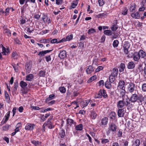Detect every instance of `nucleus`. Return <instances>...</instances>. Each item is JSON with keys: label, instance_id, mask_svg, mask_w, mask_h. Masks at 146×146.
<instances>
[{"label": "nucleus", "instance_id": "obj_1", "mask_svg": "<svg viewBox=\"0 0 146 146\" xmlns=\"http://www.w3.org/2000/svg\"><path fill=\"white\" fill-rule=\"evenodd\" d=\"M144 100V98L142 94L137 95L136 94H132L129 99V101H130L131 102L133 103L137 101L139 105H141Z\"/></svg>", "mask_w": 146, "mask_h": 146}, {"label": "nucleus", "instance_id": "obj_2", "mask_svg": "<svg viewBox=\"0 0 146 146\" xmlns=\"http://www.w3.org/2000/svg\"><path fill=\"white\" fill-rule=\"evenodd\" d=\"M130 104L129 99L127 97L125 99L123 98L122 100L119 101L117 104V106L119 108H122L125 105L126 106H128Z\"/></svg>", "mask_w": 146, "mask_h": 146}, {"label": "nucleus", "instance_id": "obj_3", "mask_svg": "<svg viewBox=\"0 0 146 146\" xmlns=\"http://www.w3.org/2000/svg\"><path fill=\"white\" fill-rule=\"evenodd\" d=\"M127 92L132 93L135 89V84L132 82H130L127 87Z\"/></svg>", "mask_w": 146, "mask_h": 146}, {"label": "nucleus", "instance_id": "obj_4", "mask_svg": "<svg viewBox=\"0 0 146 146\" xmlns=\"http://www.w3.org/2000/svg\"><path fill=\"white\" fill-rule=\"evenodd\" d=\"M117 129V126L113 123H111L109 125L108 130L109 131L115 132Z\"/></svg>", "mask_w": 146, "mask_h": 146}, {"label": "nucleus", "instance_id": "obj_5", "mask_svg": "<svg viewBox=\"0 0 146 146\" xmlns=\"http://www.w3.org/2000/svg\"><path fill=\"white\" fill-rule=\"evenodd\" d=\"M32 64L31 62H27L25 65V69L27 74L29 73L31 71Z\"/></svg>", "mask_w": 146, "mask_h": 146}, {"label": "nucleus", "instance_id": "obj_6", "mask_svg": "<svg viewBox=\"0 0 146 146\" xmlns=\"http://www.w3.org/2000/svg\"><path fill=\"white\" fill-rule=\"evenodd\" d=\"M10 112L11 111H9L7 113L5 116V117L3 119L2 121L1 122V123L2 124H5L8 120L10 116Z\"/></svg>", "mask_w": 146, "mask_h": 146}, {"label": "nucleus", "instance_id": "obj_7", "mask_svg": "<svg viewBox=\"0 0 146 146\" xmlns=\"http://www.w3.org/2000/svg\"><path fill=\"white\" fill-rule=\"evenodd\" d=\"M35 126L34 124L28 123L26 125L25 129L27 130L32 131L34 129Z\"/></svg>", "mask_w": 146, "mask_h": 146}, {"label": "nucleus", "instance_id": "obj_8", "mask_svg": "<svg viewBox=\"0 0 146 146\" xmlns=\"http://www.w3.org/2000/svg\"><path fill=\"white\" fill-rule=\"evenodd\" d=\"M2 47V52H1L3 55H6L9 52V47L6 48L2 44L0 46Z\"/></svg>", "mask_w": 146, "mask_h": 146}, {"label": "nucleus", "instance_id": "obj_9", "mask_svg": "<svg viewBox=\"0 0 146 146\" xmlns=\"http://www.w3.org/2000/svg\"><path fill=\"white\" fill-rule=\"evenodd\" d=\"M124 108L119 109L117 111V115L119 117H123L125 114Z\"/></svg>", "mask_w": 146, "mask_h": 146}, {"label": "nucleus", "instance_id": "obj_10", "mask_svg": "<svg viewBox=\"0 0 146 146\" xmlns=\"http://www.w3.org/2000/svg\"><path fill=\"white\" fill-rule=\"evenodd\" d=\"M66 56V53L65 50H64L60 51L59 54L58 56L61 59L65 58Z\"/></svg>", "mask_w": 146, "mask_h": 146}, {"label": "nucleus", "instance_id": "obj_11", "mask_svg": "<svg viewBox=\"0 0 146 146\" xmlns=\"http://www.w3.org/2000/svg\"><path fill=\"white\" fill-rule=\"evenodd\" d=\"M125 85V82L124 80H120L119 82L117 87L120 89H123Z\"/></svg>", "mask_w": 146, "mask_h": 146}, {"label": "nucleus", "instance_id": "obj_12", "mask_svg": "<svg viewBox=\"0 0 146 146\" xmlns=\"http://www.w3.org/2000/svg\"><path fill=\"white\" fill-rule=\"evenodd\" d=\"M123 47L124 48V52L125 54H127L129 52L128 48L130 47V44L129 43L124 44Z\"/></svg>", "mask_w": 146, "mask_h": 146}, {"label": "nucleus", "instance_id": "obj_13", "mask_svg": "<svg viewBox=\"0 0 146 146\" xmlns=\"http://www.w3.org/2000/svg\"><path fill=\"white\" fill-rule=\"evenodd\" d=\"M108 119L107 117H105L103 118L101 120V123L100 124V125H106L108 123Z\"/></svg>", "mask_w": 146, "mask_h": 146}, {"label": "nucleus", "instance_id": "obj_14", "mask_svg": "<svg viewBox=\"0 0 146 146\" xmlns=\"http://www.w3.org/2000/svg\"><path fill=\"white\" fill-rule=\"evenodd\" d=\"M135 66V65L133 61H131L129 62L127 65V68L129 69H133Z\"/></svg>", "mask_w": 146, "mask_h": 146}, {"label": "nucleus", "instance_id": "obj_15", "mask_svg": "<svg viewBox=\"0 0 146 146\" xmlns=\"http://www.w3.org/2000/svg\"><path fill=\"white\" fill-rule=\"evenodd\" d=\"M138 53L140 58H143L146 56L145 52L142 50H140Z\"/></svg>", "mask_w": 146, "mask_h": 146}, {"label": "nucleus", "instance_id": "obj_16", "mask_svg": "<svg viewBox=\"0 0 146 146\" xmlns=\"http://www.w3.org/2000/svg\"><path fill=\"white\" fill-rule=\"evenodd\" d=\"M94 68L92 66L90 65L86 70V72L87 74H90L94 70Z\"/></svg>", "mask_w": 146, "mask_h": 146}, {"label": "nucleus", "instance_id": "obj_17", "mask_svg": "<svg viewBox=\"0 0 146 146\" xmlns=\"http://www.w3.org/2000/svg\"><path fill=\"white\" fill-rule=\"evenodd\" d=\"M100 93L102 96V97L104 98H106L108 97V95L106 92L105 90L103 89L100 90Z\"/></svg>", "mask_w": 146, "mask_h": 146}, {"label": "nucleus", "instance_id": "obj_18", "mask_svg": "<svg viewBox=\"0 0 146 146\" xmlns=\"http://www.w3.org/2000/svg\"><path fill=\"white\" fill-rule=\"evenodd\" d=\"M140 58L138 52H135L133 54V58L134 61L138 62Z\"/></svg>", "mask_w": 146, "mask_h": 146}, {"label": "nucleus", "instance_id": "obj_19", "mask_svg": "<svg viewBox=\"0 0 146 146\" xmlns=\"http://www.w3.org/2000/svg\"><path fill=\"white\" fill-rule=\"evenodd\" d=\"M19 85L22 89L25 90L26 87L27 85V84L26 82L23 81H21L19 83Z\"/></svg>", "mask_w": 146, "mask_h": 146}, {"label": "nucleus", "instance_id": "obj_20", "mask_svg": "<svg viewBox=\"0 0 146 146\" xmlns=\"http://www.w3.org/2000/svg\"><path fill=\"white\" fill-rule=\"evenodd\" d=\"M118 72V70L117 68H114L112 70L111 75L117 77Z\"/></svg>", "mask_w": 146, "mask_h": 146}, {"label": "nucleus", "instance_id": "obj_21", "mask_svg": "<svg viewBox=\"0 0 146 146\" xmlns=\"http://www.w3.org/2000/svg\"><path fill=\"white\" fill-rule=\"evenodd\" d=\"M111 81L107 80L105 83V85L106 88L110 89L111 88Z\"/></svg>", "mask_w": 146, "mask_h": 146}, {"label": "nucleus", "instance_id": "obj_22", "mask_svg": "<svg viewBox=\"0 0 146 146\" xmlns=\"http://www.w3.org/2000/svg\"><path fill=\"white\" fill-rule=\"evenodd\" d=\"M34 78V76L32 74H30L26 76V80L28 81H31Z\"/></svg>", "mask_w": 146, "mask_h": 146}, {"label": "nucleus", "instance_id": "obj_23", "mask_svg": "<svg viewBox=\"0 0 146 146\" xmlns=\"http://www.w3.org/2000/svg\"><path fill=\"white\" fill-rule=\"evenodd\" d=\"M125 68V64L122 63H121L120 66L119 72H123Z\"/></svg>", "mask_w": 146, "mask_h": 146}, {"label": "nucleus", "instance_id": "obj_24", "mask_svg": "<svg viewBox=\"0 0 146 146\" xmlns=\"http://www.w3.org/2000/svg\"><path fill=\"white\" fill-rule=\"evenodd\" d=\"M97 113L94 111H92L91 112V117L93 119H96L97 116Z\"/></svg>", "mask_w": 146, "mask_h": 146}, {"label": "nucleus", "instance_id": "obj_25", "mask_svg": "<svg viewBox=\"0 0 146 146\" xmlns=\"http://www.w3.org/2000/svg\"><path fill=\"white\" fill-rule=\"evenodd\" d=\"M131 16L133 18L135 19H137L140 17L139 14L137 12L136 13H132Z\"/></svg>", "mask_w": 146, "mask_h": 146}, {"label": "nucleus", "instance_id": "obj_26", "mask_svg": "<svg viewBox=\"0 0 146 146\" xmlns=\"http://www.w3.org/2000/svg\"><path fill=\"white\" fill-rule=\"evenodd\" d=\"M54 96L55 95L54 94L50 95L49 96V97L46 99L45 102L47 103L50 100L53 99L54 98Z\"/></svg>", "mask_w": 146, "mask_h": 146}, {"label": "nucleus", "instance_id": "obj_27", "mask_svg": "<svg viewBox=\"0 0 146 146\" xmlns=\"http://www.w3.org/2000/svg\"><path fill=\"white\" fill-rule=\"evenodd\" d=\"M5 99L8 102H9L10 100V97L7 91H5Z\"/></svg>", "mask_w": 146, "mask_h": 146}, {"label": "nucleus", "instance_id": "obj_28", "mask_svg": "<svg viewBox=\"0 0 146 146\" xmlns=\"http://www.w3.org/2000/svg\"><path fill=\"white\" fill-rule=\"evenodd\" d=\"M4 33L6 34L8 36H10L11 35V31L8 29H5L4 31Z\"/></svg>", "mask_w": 146, "mask_h": 146}, {"label": "nucleus", "instance_id": "obj_29", "mask_svg": "<svg viewBox=\"0 0 146 146\" xmlns=\"http://www.w3.org/2000/svg\"><path fill=\"white\" fill-rule=\"evenodd\" d=\"M83 127V125L81 124H80L76 126L75 128L77 130L81 131Z\"/></svg>", "mask_w": 146, "mask_h": 146}, {"label": "nucleus", "instance_id": "obj_30", "mask_svg": "<svg viewBox=\"0 0 146 146\" xmlns=\"http://www.w3.org/2000/svg\"><path fill=\"white\" fill-rule=\"evenodd\" d=\"M31 142L35 146H37L41 144V142L38 141H36L35 140H33Z\"/></svg>", "mask_w": 146, "mask_h": 146}, {"label": "nucleus", "instance_id": "obj_31", "mask_svg": "<svg viewBox=\"0 0 146 146\" xmlns=\"http://www.w3.org/2000/svg\"><path fill=\"white\" fill-rule=\"evenodd\" d=\"M104 33L106 35L110 36L111 35L112 31L110 30H106L104 31Z\"/></svg>", "mask_w": 146, "mask_h": 146}, {"label": "nucleus", "instance_id": "obj_32", "mask_svg": "<svg viewBox=\"0 0 146 146\" xmlns=\"http://www.w3.org/2000/svg\"><path fill=\"white\" fill-rule=\"evenodd\" d=\"M46 72L44 70H40L38 74L40 77H44L45 76Z\"/></svg>", "mask_w": 146, "mask_h": 146}, {"label": "nucleus", "instance_id": "obj_33", "mask_svg": "<svg viewBox=\"0 0 146 146\" xmlns=\"http://www.w3.org/2000/svg\"><path fill=\"white\" fill-rule=\"evenodd\" d=\"M59 89L60 92L62 93H64L66 92V89L64 87H60Z\"/></svg>", "mask_w": 146, "mask_h": 146}, {"label": "nucleus", "instance_id": "obj_34", "mask_svg": "<svg viewBox=\"0 0 146 146\" xmlns=\"http://www.w3.org/2000/svg\"><path fill=\"white\" fill-rule=\"evenodd\" d=\"M96 32L95 30L93 28H91L88 30V34L90 35L93 34Z\"/></svg>", "mask_w": 146, "mask_h": 146}, {"label": "nucleus", "instance_id": "obj_35", "mask_svg": "<svg viewBox=\"0 0 146 146\" xmlns=\"http://www.w3.org/2000/svg\"><path fill=\"white\" fill-rule=\"evenodd\" d=\"M96 78V76H93L92 77H91L90 79L88 80V82L90 83L92 81L94 80Z\"/></svg>", "mask_w": 146, "mask_h": 146}, {"label": "nucleus", "instance_id": "obj_36", "mask_svg": "<svg viewBox=\"0 0 146 146\" xmlns=\"http://www.w3.org/2000/svg\"><path fill=\"white\" fill-rule=\"evenodd\" d=\"M119 43V41L117 40H114L113 43V45L114 47H117Z\"/></svg>", "mask_w": 146, "mask_h": 146}, {"label": "nucleus", "instance_id": "obj_37", "mask_svg": "<svg viewBox=\"0 0 146 146\" xmlns=\"http://www.w3.org/2000/svg\"><path fill=\"white\" fill-rule=\"evenodd\" d=\"M60 135L61 138H63L65 136V133L64 130L63 129L61 130Z\"/></svg>", "mask_w": 146, "mask_h": 146}, {"label": "nucleus", "instance_id": "obj_38", "mask_svg": "<svg viewBox=\"0 0 146 146\" xmlns=\"http://www.w3.org/2000/svg\"><path fill=\"white\" fill-rule=\"evenodd\" d=\"M136 7V5L135 4H134L133 5H131L130 7V11L131 12H133V11L135 10Z\"/></svg>", "mask_w": 146, "mask_h": 146}, {"label": "nucleus", "instance_id": "obj_39", "mask_svg": "<svg viewBox=\"0 0 146 146\" xmlns=\"http://www.w3.org/2000/svg\"><path fill=\"white\" fill-rule=\"evenodd\" d=\"M133 144L135 146H139L140 144V140L138 139H136Z\"/></svg>", "mask_w": 146, "mask_h": 146}, {"label": "nucleus", "instance_id": "obj_40", "mask_svg": "<svg viewBox=\"0 0 146 146\" xmlns=\"http://www.w3.org/2000/svg\"><path fill=\"white\" fill-rule=\"evenodd\" d=\"M121 89V90L120 92V94L121 96L123 97L125 95L126 92L124 89Z\"/></svg>", "mask_w": 146, "mask_h": 146}, {"label": "nucleus", "instance_id": "obj_41", "mask_svg": "<svg viewBox=\"0 0 146 146\" xmlns=\"http://www.w3.org/2000/svg\"><path fill=\"white\" fill-rule=\"evenodd\" d=\"M50 119H48L47 121L43 124V127H45L46 126H47L48 125H50V123H52L51 121H50Z\"/></svg>", "mask_w": 146, "mask_h": 146}, {"label": "nucleus", "instance_id": "obj_42", "mask_svg": "<svg viewBox=\"0 0 146 146\" xmlns=\"http://www.w3.org/2000/svg\"><path fill=\"white\" fill-rule=\"evenodd\" d=\"M101 140V143L103 144H105L106 143L109 142L110 141L108 139H102Z\"/></svg>", "mask_w": 146, "mask_h": 146}, {"label": "nucleus", "instance_id": "obj_43", "mask_svg": "<svg viewBox=\"0 0 146 146\" xmlns=\"http://www.w3.org/2000/svg\"><path fill=\"white\" fill-rule=\"evenodd\" d=\"M94 98H102V96L100 93V90L98 92L96 93Z\"/></svg>", "mask_w": 146, "mask_h": 146}, {"label": "nucleus", "instance_id": "obj_44", "mask_svg": "<svg viewBox=\"0 0 146 146\" xmlns=\"http://www.w3.org/2000/svg\"><path fill=\"white\" fill-rule=\"evenodd\" d=\"M90 100H85L84 101L83 104V107H86L90 102Z\"/></svg>", "mask_w": 146, "mask_h": 146}, {"label": "nucleus", "instance_id": "obj_45", "mask_svg": "<svg viewBox=\"0 0 146 146\" xmlns=\"http://www.w3.org/2000/svg\"><path fill=\"white\" fill-rule=\"evenodd\" d=\"M67 123L68 125H71L72 124H74V121L71 119H68Z\"/></svg>", "mask_w": 146, "mask_h": 146}, {"label": "nucleus", "instance_id": "obj_46", "mask_svg": "<svg viewBox=\"0 0 146 146\" xmlns=\"http://www.w3.org/2000/svg\"><path fill=\"white\" fill-rule=\"evenodd\" d=\"M58 39L56 38L53 39L50 41V43L52 44H54L56 43L57 44L59 43Z\"/></svg>", "mask_w": 146, "mask_h": 146}, {"label": "nucleus", "instance_id": "obj_47", "mask_svg": "<svg viewBox=\"0 0 146 146\" xmlns=\"http://www.w3.org/2000/svg\"><path fill=\"white\" fill-rule=\"evenodd\" d=\"M78 3V2L77 1H74L73 3H72V5L70 7L72 8H75L76 6L77 5Z\"/></svg>", "mask_w": 146, "mask_h": 146}, {"label": "nucleus", "instance_id": "obj_48", "mask_svg": "<svg viewBox=\"0 0 146 146\" xmlns=\"http://www.w3.org/2000/svg\"><path fill=\"white\" fill-rule=\"evenodd\" d=\"M73 35L72 34L67 36L66 37V39L67 41L70 40L73 38Z\"/></svg>", "mask_w": 146, "mask_h": 146}, {"label": "nucleus", "instance_id": "obj_49", "mask_svg": "<svg viewBox=\"0 0 146 146\" xmlns=\"http://www.w3.org/2000/svg\"><path fill=\"white\" fill-rule=\"evenodd\" d=\"M115 76H114L112 75H110L109 77V81H111V82H113V81L115 80Z\"/></svg>", "mask_w": 146, "mask_h": 146}, {"label": "nucleus", "instance_id": "obj_50", "mask_svg": "<svg viewBox=\"0 0 146 146\" xmlns=\"http://www.w3.org/2000/svg\"><path fill=\"white\" fill-rule=\"evenodd\" d=\"M142 90L143 92H146V83H144L142 85Z\"/></svg>", "mask_w": 146, "mask_h": 146}, {"label": "nucleus", "instance_id": "obj_51", "mask_svg": "<svg viewBox=\"0 0 146 146\" xmlns=\"http://www.w3.org/2000/svg\"><path fill=\"white\" fill-rule=\"evenodd\" d=\"M118 28V27L116 25H113L111 27V30L113 31H115Z\"/></svg>", "mask_w": 146, "mask_h": 146}, {"label": "nucleus", "instance_id": "obj_52", "mask_svg": "<svg viewBox=\"0 0 146 146\" xmlns=\"http://www.w3.org/2000/svg\"><path fill=\"white\" fill-rule=\"evenodd\" d=\"M44 51H40L38 54V55L40 57L44 56L45 54Z\"/></svg>", "mask_w": 146, "mask_h": 146}, {"label": "nucleus", "instance_id": "obj_53", "mask_svg": "<svg viewBox=\"0 0 146 146\" xmlns=\"http://www.w3.org/2000/svg\"><path fill=\"white\" fill-rule=\"evenodd\" d=\"M41 42H44L46 43H49L50 41V40L49 39H44L40 40Z\"/></svg>", "mask_w": 146, "mask_h": 146}, {"label": "nucleus", "instance_id": "obj_54", "mask_svg": "<svg viewBox=\"0 0 146 146\" xmlns=\"http://www.w3.org/2000/svg\"><path fill=\"white\" fill-rule=\"evenodd\" d=\"M98 3L100 6H102L104 4V0H99Z\"/></svg>", "mask_w": 146, "mask_h": 146}, {"label": "nucleus", "instance_id": "obj_55", "mask_svg": "<svg viewBox=\"0 0 146 146\" xmlns=\"http://www.w3.org/2000/svg\"><path fill=\"white\" fill-rule=\"evenodd\" d=\"M12 66H13L15 71L17 72L18 71V67L17 65L16 64H14L12 65Z\"/></svg>", "mask_w": 146, "mask_h": 146}, {"label": "nucleus", "instance_id": "obj_56", "mask_svg": "<svg viewBox=\"0 0 146 146\" xmlns=\"http://www.w3.org/2000/svg\"><path fill=\"white\" fill-rule=\"evenodd\" d=\"M138 69L140 72H141L143 70V68L142 65L141 64H139V65Z\"/></svg>", "mask_w": 146, "mask_h": 146}, {"label": "nucleus", "instance_id": "obj_57", "mask_svg": "<svg viewBox=\"0 0 146 146\" xmlns=\"http://www.w3.org/2000/svg\"><path fill=\"white\" fill-rule=\"evenodd\" d=\"M122 132L121 130H119L117 133V135L118 137H122Z\"/></svg>", "mask_w": 146, "mask_h": 146}, {"label": "nucleus", "instance_id": "obj_58", "mask_svg": "<svg viewBox=\"0 0 146 146\" xmlns=\"http://www.w3.org/2000/svg\"><path fill=\"white\" fill-rule=\"evenodd\" d=\"M127 11L128 10L127 9V8H125L124 10L123 11L122 13V14L123 15H127Z\"/></svg>", "mask_w": 146, "mask_h": 146}, {"label": "nucleus", "instance_id": "obj_59", "mask_svg": "<svg viewBox=\"0 0 146 146\" xmlns=\"http://www.w3.org/2000/svg\"><path fill=\"white\" fill-rule=\"evenodd\" d=\"M62 0H56V4L57 5H61L62 3Z\"/></svg>", "mask_w": 146, "mask_h": 146}, {"label": "nucleus", "instance_id": "obj_60", "mask_svg": "<svg viewBox=\"0 0 146 146\" xmlns=\"http://www.w3.org/2000/svg\"><path fill=\"white\" fill-rule=\"evenodd\" d=\"M56 101L54 100H52L50 102H48L47 103L49 106H51L52 105L54 104Z\"/></svg>", "mask_w": 146, "mask_h": 146}, {"label": "nucleus", "instance_id": "obj_61", "mask_svg": "<svg viewBox=\"0 0 146 146\" xmlns=\"http://www.w3.org/2000/svg\"><path fill=\"white\" fill-rule=\"evenodd\" d=\"M103 68V67L102 66H99L98 67V68L96 69L95 71L96 72H98L100 70H102Z\"/></svg>", "mask_w": 146, "mask_h": 146}, {"label": "nucleus", "instance_id": "obj_62", "mask_svg": "<svg viewBox=\"0 0 146 146\" xmlns=\"http://www.w3.org/2000/svg\"><path fill=\"white\" fill-rule=\"evenodd\" d=\"M108 14L107 13H102L99 14L98 15V17H100L103 16H106Z\"/></svg>", "mask_w": 146, "mask_h": 146}, {"label": "nucleus", "instance_id": "obj_63", "mask_svg": "<svg viewBox=\"0 0 146 146\" xmlns=\"http://www.w3.org/2000/svg\"><path fill=\"white\" fill-rule=\"evenodd\" d=\"M18 86V83L17 82H15L13 86L14 88H15L17 90V88Z\"/></svg>", "mask_w": 146, "mask_h": 146}, {"label": "nucleus", "instance_id": "obj_64", "mask_svg": "<svg viewBox=\"0 0 146 146\" xmlns=\"http://www.w3.org/2000/svg\"><path fill=\"white\" fill-rule=\"evenodd\" d=\"M146 3V0H142L140 3V4L141 5V6H144L145 4Z\"/></svg>", "mask_w": 146, "mask_h": 146}]
</instances>
